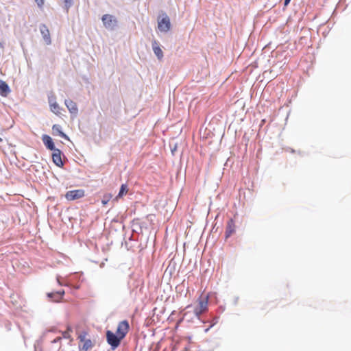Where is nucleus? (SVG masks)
Segmentation results:
<instances>
[{
	"mask_svg": "<svg viewBox=\"0 0 351 351\" xmlns=\"http://www.w3.org/2000/svg\"><path fill=\"white\" fill-rule=\"evenodd\" d=\"M87 335L88 334L86 332H82L78 336V339L80 342L79 347L83 351H88L94 346L93 341L90 339L86 338Z\"/></svg>",
	"mask_w": 351,
	"mask_h": 351,
	"instance_id": "1",
	"label": "nucleus"
},
{
	"mask_svg": "<svg viewBox=\"0 0 351 351\" xmlns=\"http://www.w3.org/2000/svg\"><path fill=\"white\" fill-rule=\"evenodd\" d=\"M208 310V298H200L197 300V304L194 308V314L199 317L202 313Z\"/></svg>",
	"mask_w": 351,
	"mask_h": 351,
	"instance_id": "2",
	"label": "nucleus"
},
{
	"mask_svg": "<svg viewBox=\"0 0 351 351\" xmlns=\"http://www.w3.org/2000/svg\"><path fill=\"white\" fill-rule=\"evenodd\" d=\"M101 21L104 27L108 29H114L117 25V21L116 18L110 14H104L101 17Z\"/></svg>",
	"mask_w": 351,
	"mask_h": 351,
	"instance_id": "3",
	"label": "nucleus"
},
{
	"mask_svg": "<svg viewBox=\"0 0 351 351\" xmlns=\"http://www.w3.org/2000/svg\"><path fill=\"white\" fill-rule=\"evenodd\" d=\"M106 339L108 344H110L112 348H117L121 339H123L119 335L117 334L115 335L110 330L106 332Z\"/></svg>",
	"mask_w": 351,
	"mask_h": 351,
	"instance_id": "4",
	"label": "nucleus"
},
{
	"mask_svg": "<svg viewBox=\"0 0 351 351\" xmlns=\"http://www.w3.org/2000/svg\"><path fill=\"white\" fill-rule=\"evenodd\" d=\"M85 195V191L83 189H76L69 191L65 194V198L68 201H73L75 199H80Z\"/></svg>",
	"mask_w": 351,
	"mask_h": 351,
	"instance_id": "5",
	"label": "nucleus"
},
{
	"mask_svg": "<svg viewBox=\"0 0 351 351\" xmlns=\"http://www.w3.org/2000/svg\"><path fill=\"white\" fill-rule=\"evenodd\" d=\"M129 323L127 320L122 321L118 324L116 333L123 339L129 331Z\"/></svg>",
	"mask_w": 351,
	"mask_h": 351,
	"instance_id": "6",
	"label": "nucleus"
},
{
	"mask_svg": "<svg viewBox=\"0 0 351 351\" xmlns=\"http://www.w3.org/2000/svg\"><path fill=\"white\" fill-rule=\"evenodd\" d=\"M158 28L160 32H167L171 28L169 18L165 15L162 19H158Z\"/></svg>",
	"mask_w": 351,
	"mask_h": 351,
	"instance_id": "7",
	"label": "nucleus"
},
{
	"mask_svg": "<svg viewBox=\"0 0 351 351\" xmlns=\"http://www.w3.org/2000/svg\"><path fill=\"white\" fill-rule=\"evenodd\" d=\"M40 31L45 43L48 45H50L51 43V40L48 27L45 24H42L40 26Z\"/></svg>",
	"mask_w": 351,
	"mask_h": 351,
	"instance_id": "8",
	"label": "nucleus"
},
{
	"mask_svg": "<svg viewBox=\"0 0 351 351\" xmlns=\"http://www.w3.org/2000/svg\"><path fill=\"white\" fill-rule=\"evenodd\" d=\"M152 49L158 59L161 60L163 58L164 54L158 41L154 40L152 42Z\"/></svg>",
	"mask_w": 351,
	"mask_h": 351,
	"instance_id": "9",
	"label": "nucleus"
},
{
	"mask_svg": "<svg viewBox=\"0 0 351 351\" xmlns=\"http://www.w3.org/2000/svg\"><path fill=\"white\" fill-rule=\"evenodd\" d=\"M52 154V159L53 162L58 166V167H62L63 166V162L61 158V151L59 149H56L53 151Z\"/></svg>",
	"mask_w": 351,
	"mask_h": 351,
	"instance_id": "10",
	"label": "nucleus"
},
{
	"mask_svg": "<svg viewBox=\"0 0 351 351\" xmlns=\"http://www.w3.org/2000/svg\"><path fill=\"white\" fill-rule=\"evenodd\" d=\"M49 105H50V109H51V110L53 113H55L57 115H59V114H61V112H60V107L57 104V102L56 101V97H55L53 96L51 97H49Z\"/></svg>",
	"mask_w": 351,
	"mask_h": 351,
	"instance_id": "11",
	"label": "nucleus"
},
{
	"mask_svg": "<svg viewBox=\"0 0 351 351\" xmlns=\"http://www.w3.org/2000/svg\"><path fill=\"white\" fill-rule=\"evenodd\" d=\"M64 294V291L61 290L56 292L49 293H47V296L51 299V301L58 302L61 301Z\"/></svg>",
	"mask_w": 351,
	"mask_h": 351,
	"instance_id": "12",
	"label": "nucleus"
},
{
	"mask_svg": "<svg viewBox=\"0 0 351 351\" xmlns=\"http://www.w3.org/2000/svg\"><path fill=\"white\" fill-rule=\"evenodd\" d=\"M236 226L233 219H230L227 223L226 230V238L230 237L232 234L235 232Z\"/></svg>",
	"mask_w": 351,
	"mask_h": 351,
	"instance_id": "13",
	"label": "nucleus"
},
{
	"mask_svg": "<svg viewBox=\"0 0 351 351\" xmlns=\"http://www.w3.org/2000/svg\"><path fill=\"white\" fill-rule=\"evenodd\" d=\"M43 141L46 146V147L51 151L56 149L54 146V143L52 141V138L48 135L43 136Z\"/></svg>",
	"mask_w": 351,
	"mask_h": 351,
	"instance_id": "14",
	"label": "nucleus"
},
{
	"mask_svg": "<svg viewBox=\"0 0 351 351\" xmlns=\"http://www.w3.org/2000/svg\"><path fill=\"white\" fill-rule=\"evenodd\" d=\"M64 104L71 113L75 114L77 113L78 109L77 104L74 101L70 99H66L65 100Z\"/></svg>",
	"mask_w": 351,
	"mask_h": 351,
	"instance_id": "15",
	"label": "nucleus"
},
{
	"mask_svg": "<svg viewBox=\"0 0 351 351\" xmlns=\"http://www.w3.org/2000/svg\"><path fill=\"white\" fill-rule=\"evenodd\" d=\"M52 133L53 135L60 136L65 139H69L67 135L62 131L60 125L55 124L52 126Z\"/></svg>",
	"mask_w": 351,
	"mask_h": 351,
	"instance_id": "16",
	"label": "nucleus"
},
{
	"mask_svg": "<svg viewBox=\"0 0 351 351\" xmlns=\"http://www.w3.org/2000/svg\"><path fill=\"white\" fill-rule=\"evenodd\" d=\"M10 92L8 85L3 80H0V95L5 97Z\"/></svg>",
	"mask_w": 351,
	"mask_h": 351,
	"instance_id": "17",
	"label": "nucleus"
},
{
	"mask_svg": "<svg viewBox=\"0 0 351 351\" xmlns=\"http://www.w3.org/2000/svg\"><path fill=\"white\" fill-rule=\"evenodd\" d=\"M128 192V187L126 184H123L121 186L118 195L115 197V200H118L119 199L121 198L123 195H126Z\"/></svg>",
	"mask_w": 351,
	"mask_h": 351,
	"instance_id": "18",
	"label": "nucleus"
},
{
	"mask_svg": "<svg viewBox=\"0 0 351 351\" xmlns=\"http://www.w3.org/2000/svg\"><path fill=\"white\" fill-rule=\"evenodd\" d=\"M112 197V195L111 194H106L104 196V198L103 199L101 200V203L103 205H106L108 203V202L110 201V199H111Z\"/></svg>",
	"mask_w": 351,
	"mask_h": 351,
	"instance_id": "19",
	"label": "nucleus"
},
{
	"mask_svg": "<svg viewBox=\"0 0 351 351\" xmlns=\"http://www.w3.org/2000/svg\"><path fill=\"white\" fill-rule=\"evenodd\" d=\"M70 331H71V328L68 327L67 330L62 332V337L64 339H69L70 337Z\"/></svg>",
	"mask_w": 351,
	"mask_h": 351,
	"instance_id": "20",
	"label": "nucleus"
},
{
	"mask_svg": "<svg viewBox=\"0 0 351 351\" xmlns=\"http://www.w3.org/2000/svg\"><path fill=\"white\" fill-rule=\"evenodd\" d=\"M64 3L65 4V6L66 7V9L68 10L69 8L71 6V0H64Z\"/></svg>",
	"mask_w": 351,
	"mask_h": 351,
	"instance_id": "21",
	"label": "nucleus"
},
{
	"mask_svg": "<svg viewBox=\"0 0 351 351\" xmlns=\"http://www.w3.org/2000/svg\"><path fill=\"white\" fill-rule=\"evenodd\" d=\"M38 7H42L44 5V0H35Z\"/></svg>",
	"mask_w": 351,
	"mask_h": 351,
	"instance_id": "22",
	"label": "nucleus"
},
{
	"mask_svg": "<svg viewBox=\"0 0 351 351\" xmlns=\"http://www.w3.org/2000/svg\"><path fill=\"white\" fill-rule=\"evenodd\" d=\"M61 339H62L61 337H57L56 339H55L53 341V343H56V342H58V341H60V340H61Z\"/></svg>",
	"mask_w": 351,
	"mask_h": 351,
	"instance_id": "23",
	"label": "nucleus"
},
{
	"mask_svg": "<svg viewBox=\"0 0 351 351\" xmlns=\"http://www.w3.org/2000/svg\"><path fill=\"white\" fill-rule=\"evenodd\" d=\"M290 1L291 0H285V6H287L289 3Z\"/></svg>",
	"mask_w": 351,
	"mask_h": 351,
	"instance_id": "24",
	"label": "nucleus"
},
{
	"mask_svg": "<svg viewBox=\"0 0 351 351\" xmlns=\"http://www.w3.org/2000/svg\"><path fill=\"white\" fill-rule=\"evenodd\" d=\"M0 48H3V45L2 43L0 42Z\"/></svg>",
	"mask_w": 351,
	"mask_h": 351,
	"instance_id": "25",
	"label": "nucleus"
},
{
	"mask_svg": "<svg viewBox=\"0 0 351 351\" xmlns=\"http://www.w3.org/2000/svg\"><path fill=\"white\" fill-rule=\"evenodd\" d=\"M2 138L0 137V143L2 142Z\"/></svg>",
	"mask_w": 351,
	"mask_h": 351,
	"instance_id": "26",
	"label": "nucleus"
},
{
	"mask_svg": "<svg viewBox=\"0 0 351 351\" xmlns=\"http://www.w3.org/2000/svg\"><path fill=\"white\" fill-rule=\"evenodd\" d=\"M57 280L58 281V283L60 284V282L59 281V278H57Z\"/></svg>",
	"mask_w": 351,
	"mask_h": 351,
	"instance_id": "27",
	"label": "nucleus"
}]
</instances>
